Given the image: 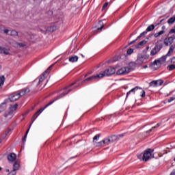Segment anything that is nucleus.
Masks as SVG:
<instances>
[{
  "instance_id": "nucleus-26",
  "label": "nucleus",
  "mask_w": 175,
  "mask_h": 175,
  "mask_svg": "<svg viewBox=\"0 0 175 175\" xmlns=\"http://www.w3.org/2000/svg\"><path fill=\"white\" fill-rule=\"evenodd\" d=\"M155 26L154 25H149L146 29V32H151V31H154Z\"/></svg>"
},
{
  "instance_id": "nucleus-3",
  "label": "nucleus",
  "mask_w": 175,
  "mask_h": 175,
  "mask_svg": "<svg viewBox=\"0 0 175 175\" xmlns=\"http://www.w3.org/2000/svg\"><path fill=\"white\" fill-rule=\"evenodd\" d=\"M100 137V134H97L93 137V144L96 147H100V146H103V144H109L110 142V139H105L101 142H98L99 138Z\"/></svg>"
},
{
  "instance_id": "nucleus-33",
  "label": "nucleus",
  "mask_w": 175,
  "mask_h": 175,
  "mask_svg": "<svg viewBox=\"0 0 175 175\" xmlns=\"http://www.w3.org/2000/svg\"><path fill=\"white\" fill-rule=\"evenodd\" d=\"M116 140H118V137H117V135H113L111 137V142H116Z\"/></svg>"
},
{
  "instance_id": "nucleus-21",
  "label": "nucleus",
  "mask_w": 175,
  "mask_h": 175,
  "mask_svg": "<svg viewBox=\"0 0 175 175\" xmlns=\"http://www.w3.org/2000/svg\"><path fill=\"white\" fill-rule=\"evenodd\" d=\"M139 88V87L136 86L135 88L131 89L130 91H129V92L126 93V98H128V96H129V94H130L131 93H132V92H133V94H135V91H137V90H138Z\"/></svg>"
},
{
  "instance_id": "nucleus-27",
  "label": "nucleus",
  "mask_w": 175,
  "mask_h": 175,
  "mask_svg": "<svg viewBox=\"0 0 175 175\" xmlns=\"http://www.w3.org/2000/svg\"><path fill=\"white\" fill-rule=\"evenodd\" d=\"M99 25H101L99 27V25L97 26L96 31H102V29L103 28V23L102 21L98 22Z\"/></svg>"
},
{
  "instance_id": "nucleus-53",
  "label": "nucleus",
  "mask_w": 175,
  "mask_h": 175,
  "mask_svg": "<svg viewBox=\"0 0 175 175\" xmlns=\"http://www.w3.org/2000/svg\"><path fill=\"white\" fill-rule=\"evenodd\" d=\"M170 175H175V171H174V172H171Z\"/></svg>"
},
{
  "instance_id": "nucleus-5",
  "label": "nucleus",
  "mask_w": 175,
  "mask_h": 175,
  "mask_svg": "<svg viewBox=\"0 0 175 175\" xmlns=\"http://www.w3.org/2000/svg\"><path fill=\"white\" fill-rule=\"evenodd\" d=\"M132 69L133 68L128 66L122 67L116 71V75L118 76H124L125 75H128L131 70H132Z\"/></svg>"
},
{
  "instance_id": "nucleus-18",
  "label": "nucleus",
  "mask_w": 175,
  "mask_h": 175,
  "mask_svg": "<svg viewBox=\"0 0 175 175\" xmlns=\"http://www.w3.org/2000/svg\"><path fill=\"white\" fill-rule=\"evenodd\" d=\"M10 49L3 47L2 54H5V55H10Z\"/></svg>"
},
{
  "instance_id": "nucleus-19",
  "label": "nucleus",
  "mask_w": 175,
  "mask_h": 175,
  "mask_svg": "<svg viewBox=\"0 0 175 175\" xmlns=\"http://www.w3.org/2000/svg\"><path fill=\"white\" fill-rule=\"evenodd\" d=\"M69 62H77V61H79V57L76 56V55H73L71 56L70 57H69Z\"/></svg>"
},
{
  "instance_id": "nucleus-23",
  "label": "nucleus",
  "mask_w": 175,
  "mask_h": 175,
  "mask_svg": "<svg viewBox=\"0 0 175 175\" xmlns=\"http://www.w3.org/2000/svg\"><path fill=\"white\" fill-rule=\"evenodd\" d=\"M159 126H161V123H158L156 126L152 127L150 130H148V131H146V133H150L151 132L154 131V129H157V128H159Z\"/></svg>"
},
{
  "instance_id": "nucleus-11",
  "label": "nucleus",
  "mask_w": 175,
  "mask_h": 175,
  "mask_svg": "<svg viewBox=\"0 0 175 175\" xmlns=\"http://www.w3.org/2000/svg\"><path fill=\"white\" fill-rule=\"evenodd\" d=\"M98 80H99V77L97 74L96 75H93L90 77L87 78L83 81V83H85L86 81H98Z\"/></svg>"
},
{
  "instance_id": "nucleus-61",
  "label": "nucleus",
  "mask_w": 175,
  "mask_h": 175,
  "mask_svg": "<svg viewBox=\"0 0 175 175\" xmlns=\"http://www.w3.org/2000/svg\"><path fill=\"white\" fill-rule=\"evenodd\" d=\"M88 75H91V72L88 73Z\"/></svg>"
},
{
  "instance_id": "nucleus-42",
  "label": "nucleus",
  "mask_w": 175,
  "mask_h": 175,
  "mask_svg": "<svg viewBox=\"0 0 175 175\" xmlns=\"http://www.w3.org/2000/svg\"><path fill=\"white\" fill-rule=\"evenodd\" d=\"M40 31L42 33H46V31H47V29H42V28H40Z\"/></svg>"
},
{
  "instance_id": "nucleus-4",
  "label": "nucleus",
  "mask_w": 175,
  "mask_h": 175,
  "mask_svg": "<svg viewBox=\"0 0 175 175\" xmlns=\"http://www.w3.org/2000/svg\"><path fill=\"white\" fill-rule=\"evenodd\" d=\"M54 66V64H52L50 66L45 72L40 76V77L37 78L35 81H38V84H40L44 81V79H46L47 75L50 73V70H51V68Z\"/></svg>"
},
{
  "instance_id": "nucleus-35",
  "label": "nucleus",
  "mask_w": 175,
  "mask_h": 175,
  "mask_svg": "<svg viewBox=\"0 0 175 175\" xmlns=\"http://www.w3.org/2000/svg\"><path fill=\"white\" fill-rule=\"evenodd\" d=\"M3 33H5V35H9V32H10V30L8 29L7 28H3Z\"/></svg>"
},
{
  "instance_id": "nucleus-17",
  "label": "nucleus",
  "mask_w": 175,
  "mask_h": 175,
  "mask_svg": "<svg viewBox=\"0 0 175 175\" xmlns=\"http://www.w3.org/2000/svg\"><path fill=\"white\" fill-rule=\"evenodd\" d=\"M18 169H20V164L16 161L13 165V170L12 172L16 173V170H18Z\"/></svg>"
},
{
  "instance_id": "nucleus-29",
  "label": "nucleus",
  "mask_w": 175,
  "mask_h": 175,
  "mask_svg": "<svg viewBox=\"0 0 175 175\" xmlns=\"http://www.w3.org/2000/svg\"><path fill=\"white\" fill-rule=\"evenodd\" d=\"M167 70H174L175 69V64H171V65H168L167 67Z\"/></svg>"
},
{
  "instance_id": "nucleus-45",
  "label": "nucleus",
  "mask_w": 175,
  "mask_h": 175,
  "mask_svg": "<svg viewBox=\"0 0 175 175\" xmlns=\"http://www.w3.org/2000/svg\"><path fill=\"white\" fill-rule=\"evenodd\" d=\"M72 85H75V83H71L70 85H68L64 88V90H68V88H70V87H72Z\"/></svg>"
},
{
  "instance_id": "nucleus-9",
  "label": "nucleus",
  "mask_w": 175,
  "mask_h": 175,
  "mask_svg": "<svg viewBox=\"0 0 175 175\" xmlns=\"http://www.w3.org/2000/svg\"><path fill=\"white\" fill-rule=\"evenodd\" d=\"M20 99V95L17 93V92L12 93L9 96V100L10 102H16V100H18Z\"/></svg>"
},
{
  "instance_id": "nucleus-43",
  "label": "nucleus",
  "mask_w": 175,
  "mask_h": 175,
  "mask_svg": "<svg viewBox=\"0 0 175 175\" xmlns=\"http://www.w3.org/2000/svg\"><path fill=\"white\" fill-rule=\"evenodd\" d=\"M174 99H175L174 97H171L170 98L168 99V103H170V102H173Z\"/></svg>"
},
{
  "instance_id": "nucleus-20",
  "label": "nucleus",
  "mask_w": 175,
  "mask_h": 175,
  "mask_svg": "<svg viewBox=\"0 0 175 175\" xmlns=\"http://www.w3.org/2000/svg\"><path fill=\"white\" fill-rule=\"evenodd\" d=\"M18 106V105L17 104L11 105L10 107V113H12V114H13V112H14V111H16V110H17Z\"/></svg>"
},
{
  "instance_id": "nucleus-12",
  "label": "nucleus",
  "mask_w": 175,
  "mask_h": 175,
  "mask_svg": "<svg viewBox=\"0 0 175 175\" xmlns=\"http://www.w3.org/2000/svg\"><path fill=\"white\" fill-rule=\"evenodd\" d=\"M18 94H19V98H21V96H24V95H25V94H28V92H29V88H26L23 89L22 90L19 91V92H16Z\"/></svg>"
},
{
  "instance_id": "nucleus-47",
  "label": "nucleus",
  "mask_w": 175,
  "mask_h": 175,
  "mask_svg": "<svg viewBox=\"0 0 175 175\" xmlns=\"http://www.w3.org/2000/svg\"><path fill=\"white\" fill-rule=\"evenodd\" d=\"M8 175H16V172L11 171Z\"/></svg>"
},
{
  "instance_id": "nucleus-63",
  "label": "nucleus",
  "mask_w": 175,
  "mask_h": 175,
  "mask_svg": "<svg viewBox=\"0 0 175 175\" xmlns=\"http://www.w3.org/2000/svg\"><path fill=\"white\" fill-rule=\"evenodd\" d=\"M173 59H175V57H174Z\"/></svg>"
},
{
  "instance_id": "nucleus-64",
  "label": "nucleus",
  "mask_w": 175,
  "mask_h": 175,
  "mask_svg": "<svg viewBox=\"0 0 175 175\" xmlns=\"http://www.w3.org/2000/svg\"><path fill=\"white\" fill-rule=\"evenodd\" d=\"M1 169H2V168H1V167H0V170H1Z\"/></svg>"
},
{
  "instance_id": "nucleus-8",
  "label": "nucleus",
  "mask_w": 175,
  "mask_h": 175,
  "mask_svg": "<svg viewBox=\"0 0 175 175\" xmlns=\"http://www.w3.org/2000/svg\"><path fill=\"white\" fill-rule=\"evenodd\" d=\"M98 76L99 80L100 79H103V77H107L108 76H110V69H106L105 71L100 72L99 74H97Z\"/></svg>"
},
{
  "instance_id": "nucleus-46",
  "label": "nucleus",
  "mask_w": 175,
  "mask_h": 175,
  "mask_svg": "<svg viewBox=\"0 0 175 175\" xmlns=\"http://www.w3.org/2000/svg\"><path fill=\"white\" fill-rule=\"evenodd\" d=\"M17 45L19 46V47H24V44L23 43H17Z\"/></svg>"
},
{
  "instance_id": "nucleus-62",
  "label": "nucleus",
  "mask_w": 175,
  "mask_h": 175,
  "mask_svg": "<svg viewBox=\"0 0 175 175\" xmlns=\"http://www.w3.org/2000/svg\"><path fill=\"white\" fill-rule=\"evenodd\" d=\"M81 56H82L83 57H84V55H81Z\"/></svg>"
},
{
  "instance_id": "nucleus-56",
  "label": "nucleus",
  "mask_w": 175,
  "mask_h": 175,
  "mask_svg": "<svg viewBox=\"0 0 175 175\" xmlns=\"http://www.w3.org/2000/svg\"><path fill=\"white\" fill-rule=\"evenodd\" d=\"M111 62H116V61H114V60H111Z\"/></svg>"
},
{
  "instance_id": "nucleus-39",
  "label": "nucleus",
  "mask_w": 175,
  "mask_h": 175,
  "mask_svg": "<svg viewBox=\"0 0 175 175\" xmlns=\"http://www.w3.org/2000/svg\"><path fill=\"white\" fill-rule=\"evenodd\" d=\"M108 5H109V3H108V2L105 3L103 5V6L102 10H105L107 8Z\"/></svg>"
},
{
  "instance_id": "nucleus-22",
  "label": "nucleus",
  "mask_w": 175,
  "mask_h": 175,
  "mask_svg": "<svg viewBox=\"0 0 175 175\" xmlns=\"http://www.w3.org/2000/svg\"><path fill=\"white\" fill-rule=\"evenodd\" d=\"M6 103H2L0 105V113H3L6 110Z\"/></svg>"
},
{
  "instance_id": "nucleus-7",
  "label": "nucleus",
  "mask_w": 175,
  "mask_h": 175,
  "mask_svg": "<svg viewBox=\"0 0 175 175\" xmlns=\"http://www.w3.org/2000/svg\"><path fill=\"white\" fill-rule=\"evenodd\" d=\"M54 103V100L53 101H51L49 103H48L45 107L44 109H40V110H38L37 112H36V113L33 115V118L34 120H36V118H38V117H39V115L41 114L42 113H43V111L46 109V107H49V106L53 105Z\"/></svg>"
},
{
  "instance_id": "nucleus-58",
  "label": "nucleus",
  "mask_w": 175,
  "mask_h": 175,
  "mask_svg": "<svg viewBox=\"0 0 175 175\" xmlns=\"http://www.w3.org/2000/svg\"><path fill=\"white\" fill-rule=\"evenodd\" d=\"M33 118H34V119L33 120V122H33V121H35V117L33 118Z\"/></svg>"
},
{
  "instance_id": "nucleus-25",
  "label": "nucleus",
  "mask_w": 175,
  "mask_h": 175,
  "mask_svg": "<svg viewBox=\"0 0 175 175\" xmlns=\"http://www.w3.org/2000/svg\"><path fill=\"white\" fill-rule=\"evenodd\" d=\"M147 43V41L146 40H144L138 43V44L135 45V49H139L140 46H143V44H146Z\"/></svg>"
},
{
  "instance_id": "nucleus-40",
  "label": "nucleus",
  "mask_w": 175,
  "mask_h": 175,
  "mask_svg": "<svg viewBox=\"0 0 175 175\" xmlns=\"http://www.w3.org/2000/svg\"><path fill=\"white\" fill-rule=\"evenodd\" d=\"M141 96H142V98H145L146 97V91H144V90L142 91Z\"/></svg>"
},
{
  "instance_id": "nucleus-32",
  "label": "nucleus",
  "mask_w": 175,
  "mask_h": 175,
  "mask_svg": "<svg viewBox=\"0 0 175 175\" xmlns=\"http://www.w3.org/2000/svg\"><path fill=\"white\" fill-rule=\"evenodd\" d=\"M172 33H174V38H175V26L169 31L168 36L172 35Z\"/></svg>"
},
{
  "instance_id": "nucleus-13",
  "label": "nucleus",
  "mask_w": 175,
  "mask_h": 175,
  "mask_svg": "<svg viewBox=\"0 0 175 175\" xmlns=\"http://www.w3.org/2000/svg\"><path fill=\"white\" fill-rule=\"evenodd\" d=\"M143 60L142 58H138L135 62H131L129 66H136V65H142Z\"/></svg>"
},
{
  "instance_id": "nucleus-36",
  "label": "nucleus",
  "mask_w": 175,
  "mask_h": 175,
  "mask_svg": "<svg viewBox=\"0 0 175 175\" xmlns=\"http://www.w3.org/2000/svg\"><path fill=\"white\" fill-rule=\"evenodd\" d=\"M133 53V49H129L127 50L126 54L127 55H131Z\"/></svg>"
},
{
  "instance_id": "nucleus-59",
  "label": "nucleus",
  "mask_w": 175,
  "mask_h": 175,
  "mask_svg": "<svg viewBox=\"0 0 175 175\" xmlns=\"http://www.w3.org/2000/svg\"><path fill=\"white\" fill-rule=\"evenodd\" d=\"M6 172H9V170H8V169H7V170H6Z\"/></svg>"
},
{
  "instance_id": "nucleus-55",
  "label": "nucleus",
  "mask_w": 175,
  "mask_h": 175,
  "mask_svg": "<svg viewBox=\"0 0 175 175\" xmlns=\"http://www.w3.org/2000/svg\"><path fill=\"white\" fill-rule=\"evenodd\" d=\"M149 49H150V46L146 47V50H149Z\"/></svg>"
},
{
  "instance_id": "nucleus-49",
  "label": "nucleus",
  "mask_w": 175,
  "mask_h": 175,
  "mask_svg": "<svg viewBox=\"0 0 175 175\" xmlns=\"http://www.w3.org/2000/svg\"><path fill=\"white\" fill-rule=\"evenodd\" d=\"M6 136L2 137L1 138H0V143H2V142L3 141V139H5Z\"/></svg>"
},
{
  "instance_id": "nucleus-48",
  "label": "nucleus",
  "mask_w": 175,
  "mask_h": 175,
  "mask_svg": "<svg viewBox=\"0 0 175 175\" xmlns=\"http://www.w3.org/2000/svg\"><path fill=\"white\" fill-rule=\"evenodd\" d=\"M3 25H0V33L1 32H3Z\"/></svg>"
},
{
  "instance_id": "nucleus-51",
  "label": "nucleus",
  "mask_w": 175,
  "mask_h": 175,
  "mask_svg": "<svg viewBox=\"0 0 175 175\" xmlns=\"http://www.w3.org/2000/svg\"><path fill=\"white\" fill-rule=\"evenodd\" d=\"M3 49V47L0 46V54H2Z\"/></svg>"
},
{
  "instance_id": "nucleus-14",
  "label": "nucleus",
  "mask_w": 175,
  "mask_h": 175,
  "mask_svg": "<svg viewBox=\"0 0 175 175\" xmlns=\"http://www.w3.org/2000/svg\"><path fill=\"white\" fill-rule=\"evenodd\" d=\"M4 118L6 121H10V120H12V118H13V113L12 112H8L4 114Z\"/></svg>"
},
{
  "instance_id": "nucleus-15",
  "label": "nucleus",
  "mask_w": 175,
  "mask_h": 175,
  "mask_svg": "<svg viewBox=\"0 0 175 175\" xmlns=\"http://www.w3.org/2000/svg\"><path fill=\"white\" fill-rule=\"evenodd\" d=\"M8 159L9 162H14L16 161V154L11 153L8 156Z\"/></svg>"
},
{
  "instance_id": "nucleus-6",
  "label": "nucleus",
  "mask_w": 175,
  "mask_h": 175,
  "mask_svg": "<svg viewBox=\"0 0 175 175\" xmlns=\"http://www.w3.org/2000/svg\"><path fill=\"white\" fill-rule=\"evenodd\" d=\"M162 47H163L162 44H157L152 49L150 55H156V54H158V53L162 50Z\"/></svg>"
},
{
  "instance_id": "nucleus-57",
  "label": "nucleus",
  "mask_w": 175,
  "mask_h": 175,
  "mask_svg": "<svg viewBox=\"0 0 175 175\" xmlns=\"http://www.w3.org/2000/svg\"><path fill=\"white\" fill-rule=\"evenodd\" d=\"M87 76H88V74H86V75H85V77H87Z\"/></svg>"
},
{
  "instance_id": "nucleus-41",
  "label": "nucleus",
  "mask_w": 175,
  "mask_h": 175,
  "mask_svg": "<svg viewBox=\"0 0 175 175\" xmlns=\"http://www.w3.org/2000/svg\"><path fill=\"white\" fill-rule=\"evenodd\" d=\"M147 31L146 30L145 31L142 32L140 33L141 36H146V35H147Z\"/></svg>"
},
{
  "instance_id": "nucleus-30",
  "label": "nucleus",
  "mask_w": 175,
  "mask_h": 175,
  "mask_svg": "<svg viewBox=\"0 0 175 175\" xmlns=\"http://www.w3.org/2000/svg\"><path fill=\"white\" fill-rule=\"evenodd\" d=\"M10 35H11V36H18V32H17V31H16V30H11Z\"/></svg>"
},
{
  "instance_id": "nucleus-37",
  "label": "nucleus",
  "mask_w": 175,
  "mask_h": 175,
  "mask_svg": "<svg viewBox=\"0 0 175 175\" xmlns=\"http://www.w3.org/2000/svg\"><path fill=\"white\" fill-rule=\"evenodd\" d=\"M116 72H117L116 70V68H111V69H110V75H114V73H116Z\"/></svg>"
},
{
  "instance_id": "nucleus-10",
  "label": "nucleus",
  "mask_w": 175,
  "mask_h": 175,
  "mask_svg": "<svg viewBox=\"0 0 175 175\" xmlns=\"http://www.w3.org/2000/svg\"><path fill=\"white\" fill-rule=\"evenodd\" d=\"M174 39H175V37H174V35H172L170 37H168V38H165L164 40L165 46H170L173 43Z\"/></svg>"
},
{
  "instance_id": "nucleus-50",
  "label": "nucleus",
  "mask_w": 175,
  "mask_h": 175,
  "mask_svg": "<svg viewBox=\"0 0 175 175\" xmlns=\"http://www.w3.org/2000/svg\"><path fill=\"white\" fill-rule=\"evenodd\" d=\"M140 38H143L142 36H141V34H139V36H138L135 40H139Z\"/></svg>"
},
{
  "instance_id": "nucleus-54",
  "label": "nucleus",
  "mask_w": 175,
  "mask_h": 175,
  "mask_svg": "<svg viewBox=\"0 0 175 175\" xmlns=\"http://www.w3.org/2000/svg\"><path fill=\"white\" fill-rule=\"evenodd\" d=\"M165 28H166V27H165V26L162 27V29H165Z\"/></svg>"
},
{
  "instance_id": "nucleus-31",
  "label": "nucleus",
  "mask_w": 175,
  "mask_h": 175,
  "mask_svg": "<svg viewBox=\"0 0 175 175\" xmlns=\"http://www.w3.org/2000/svg\"><path fill=\"white\" fill-rule=\"evenodd\" d=\"M175 21V16L170 18L167 21L168 24H173Z\"/></svg>"
},
{
  "instance_id": "nucleus-16",
  "label": "nucleus",
  "mask_w": 175,
  "mask_h": 175,
  "mask_svg": "<svg viewBox=\"0 0 175 175\" xmlns=\"http://www.w3.org/2000/svg\"><path fill=\"white\" fill-rule=\"evenodd\" d=\"M158 83H160V85H161V84H162V83H163V82L162 81V80L152 81L150 83V87H156V85H158Z\"/></svg>"
},
{
  "instance_id": "nucleus-28",
  "label": "nucleus",
  "mask_w": 175,
  "mask_h": 175,
  "mask_svg": "<svg viewBox=\"0 0 175 175\" xmlns=\"http://www.w3.org/2000/svg\"><path fill=\"white\" fill-rule=\"evenodd\" d=\"M5 83V77L1 76L0 77V88L3 85V83Z\"/></svg>"
},
{
  "instance_id": "nucleus-2",
  "label": "nucleus",
  "mask_w": 175,
  "mask_h": 175,
  "mask_svg": "<svg viewBox=\"0 0 175 175\" xmlns=\"http://www.w3.org/2000/svg\"><path fill=\"white\" fill-rule=\"evenodd\" d=\"M174 49H175V46L173 45H171L167 53L162 56L160 59L157 60H154V64H155V65H159V64L162 65V64L166 62V59L167 58V57H171L172 54H173V51H174Z\"/></svg>"
},
{
  "instance_id": "nucleus-52",
  "label": "nucleus",
  "mask_w": 175,
  "mask_h": 175,
  "mask_svg": "<svg viewBox=\"0 0 175 175\" xmlns=\"http://www.w3.org/2000/svg\"><path fill=\"white\" fill-rule=\"evenodd\" d=\"M147 68H148V66L147 65H145L143 66V69H147Z\"/></svg>"
},
{
  "instance_id": "nucleus-60",
  "label": "nucleus",
  "mask_w": 175,
  "mask_h": 175,
  "mask_svg": "<svg viewBox=\"0 0 175 175\" xmlns=\"http://www.w3.org/2000/svg\"><path fill=\"white\" fill-rule=\"evenodd\" d=\"M120 136H124V134L120 135Z\"/></svg>"
},
{
  "instance_id": "nucleus-24",
  "label": "nucleus",
  "mask_w": 175,
  "mask_h": 175,
  "mask_svg": "<svg viewBox=\"0 0 175 175\" xmlns=\"http://www.w3.org/2000/svg\"><path fill=\"white\" fill-rule=\"evenodd\" d=\"M163 33H165V30H161L157 33H155L154 36V38H159V36H161V35H163Z\"/></svg>"
},
{
  "instance_id": "nucleus-34",
  "label": "nucleus",
  "mask_w": 175,
  "mask_h": 175,
  "mask_svg": "<svg viewBox=\"0 0 175 175\" xmlns=\"http://www.w3.org/2000/svg\"><path fill=\"white\" fill-rule=\"evenodd\" d=\"M30 128H31V127H29V128L28 129V130L27 131V132H26V133H25V137H23V139H22L23 142H25V140H27V135H28V132H29Z\"/></svg>"
},
{
  "instance_id": "nucleus-44",
  "label": "nucleus",
  "mask_w": 175,
  "mask_h": 175,
  "mask_svg": "<svg viewBox=\"0 0 175 175\" xmlns=\"http://www.w3.org/2000/svg\"><path fill=\"white\" fill-rule=\"evenodd\" d=\"M137 41V40H134L131 42H130L129 44H128V46H131V44H133V43H135Z\"/></svg>"
},
{
  "instance_id": "nucleus-38",
  "label": "nucleus",
  "mask_w": 175,
  "mask_h": 175,
  "mask_svg": "<svg viewBox=\"0 0 175 175\" xmlns=\"http://www.w3.org/2000/svg\"><path fill=\"white\" fill-rule=\"evenodd\" d=\"M70 91H72V90H69L68 91V92L65 93L64 92L63 94H62L60 96H59V98H63V96H65V95H67V94H69V92H70Z\"/></svg>"
},
{
  "instance_id": "nucleus-1",
  "label": "nucleus",
  "mask_w": 175,
  "mask_h": 175,
  "mask_svg": "<svg viewBox=\"0 0 175 175\" xmlns=\"http://www.w3.org/2000/svg\"><path fill=\"white\" fill-rule=\"evenodd\" d=\"M153 152H154V150L148 148L144 152V153H141L140 154H138L137 158L140 161H144V162H147V161H148L149 159H151Z\"/></svg>"
}]
</instances>
